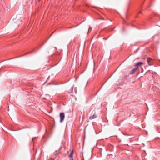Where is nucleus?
Segmentation results:
<instances>
[{"label":"nucleus","mask_w":160,"mask_h":160,"mask_svg":"<svg viewBox=\"0 0 160 160\" xmlns=\"http://www.w3.org/2000/svg\"><path fill=\"white\" fill-rule=\"evenodd\" d=\"M143 63L142 62H138L134 66L135 68L133 69L131 71L130 73L131 74H134L136 70L138 69V67L139 66L143 64Z\"/></svg>","instance_id":"nucleus-1"},{"label":"nucleus","mask_w":160,"mask_h":160,"mask_svg":"<svg viewBox=\"0 0 160 160\" xmlns=\"http://www.w3.org/2000/svg\"><path fill=\"white\" fill-rule=\"evenodd\" d=\"M60 122H61L63 121L65 118V114L64 113L62 112L60 114Z\"/></svg>","instance_id":"nucleus-2"},{"label":"nucleus","mask_w":160,"mask_h":160,"mask_svg":"<svg viewBox=\"0 0 160 160\" xmlns=\"http://www.w3.org/2000/svg\"><path fill=\"white\" fill-rule=\"evenodd\" d=\"M69 160H73V158H70Z\"/></svg>","instance_id":"nucleus-6"},{"label":"nucleus","mask_w":160,"mask_h":160,"mask_svg":"<svg viewBox=\"0 0 160 160\" xmlns=\"http://www.w3.org/2000/svg\"><path fill=\"white\" fill-rule=\"evenodd\" d=\"M73 150H72V152H71L70 154L69 155V157L70 158H73Z\"/></svg>","instance_id":"nucleus-5"},{"label":"nucleus","mask_w":160,"mask_h":160,"mask_svg":"<svg viewBox=\"0 0 160 160\" xmlns=\"http://www.w3.org/2000/svg\"><path fill=\"white\" fill-rule=\"evenodd\" d=\"M149 65H151V64H149Z\"/></svg>","instance_id":"nucleus-9"},{"label":"nucleus","mask_w":160,"mask_h":160,"mask_svg":"<svg viewBox=\"0 0 160 160\" xmlns=\"http://www.w3.org/2000/svg\"><path fill=\"white\" fill-rule=\"evenodd\" d=\"M74 92L75 93H76L77 92V91H76V88H74Z\"/></svg>","instance_id":"nucleus-7"},{"label":"nucleus","mask_w":160,"mask_h":160,"mask_svg":"<svg viewBox=\"0 0 160 160\" xmlns=\"http://www.w3.org/2000/svg\"><path fill=\"white\" fill-rule=\"evenodd\" d=\"M96 115L95 114H94L92 116H91L89 117L90 119H92L96 118L97 117Z\"/></svg>","instance_id":"nucleus-3"},{"label":"nucleus","mask_w":160,"mask_h":160,"mask_svg":"<svg viewBox=\"0 0 160 160\" xmlns=\"http://www.w3.org/2000/svg\"><path fill=\"white\" fill-rule=\"evenodd\" d=\"M73 87H72V92H73Z\"/></svg>","instance_id":"nucleus-8"},{"label":"nucleus","mask_w":160,"mask_h":160,"mask_svg":"<svg viewBox=\"0 0 160 160\" xmlns=\"http://www.w3.org/2000/svg\"><path fill=\"white\" fill-rule=\"evenodd\" d=\"M152 60V59L151 58L149 57L147 58V62L148 63H149L151 62Z\"/></svg>","instance_id":"nucleus-4"}]
</instances>
